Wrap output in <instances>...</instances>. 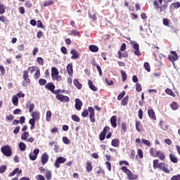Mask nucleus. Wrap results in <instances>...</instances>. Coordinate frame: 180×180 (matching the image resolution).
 <instances>
[{
    "label": "nucleus",
    "instance_id": "1",
    "mask_svg": "<svg viewBox=\"0 0 180 180\" xmlns=\"http://www.w3.org/2000/svg\"><path fill=\"white\" fill-rule=\"evenodd\" d=\"M36 68H37V67L30 66L27 70L23 71L22 78L24 81L22 82V86H27V85H30L31 80L29 79V71H30L31 74H33V72L36 71Z\"/></svg>",
    "mask_w": 180,
    "mask_h": 180
},
{
    "label": "nucleus",
    "instance_id": "2",
    "mask_svg": "<svg viewBox=\"0 0 180 180\" xmlns=\"http://www.w3.org/2000/svg\"><path fill=\"white\" fill-rule=\"evenodd\" d=\"M153 167L154 169H160V171H162L165 172V174H169L171 171L168 169V164L165 162H160L158 159L153 160Z\"/></svg>",
    "mask_w": 180,
    "mask_h": 180
},
{
    "label": "nucleus",
    "instance_id": "3",
    "mask_svg": "<svg viewBox=\"0 0 180 180\" xmlns=\"http://www.w3.org/2000/svg\"><path fill=\"white\" fill-rule=\"evenodd\" d=\"M89 115L90 122H91V123H95L96 120L95 119V109L93 108V107H89L88 109L84 110V111L82 112V117H88Z\"/></svg>",
    "mask_w": 180,
    "mask_h": 180
},
{
    "label": "nucleus",
    "instance_id": "4",
    "mask_svg": "<svg viewBox=\"0 0 180 180\" xmlns=\"http://www.w3.org/2000/svg\"><path fill=\"white\" fill-rule=\"evenodd\" d=\"M32 119L29 120V123L30 124V129L33 130L34 129V125L36 124V122L37 120H40V112L39 111H34L31 112Z\"/></svg>",
    "mask_w": 180,
    "mask_h": 180
},
{
    "label": "nucleus",
    "instance_id": "5",
    "mask_svg": "<svg viewBox=\"0 0 180 180\" xmlns=\"http://www.w3.org/2000/svg\"><path fill=\"white\" fill-rule=\"evenodd\" d=\"M59 74L60 73L57 68L56 67L51 68V77H52L53 81H57L58 82H59L60 81H62L63 77H61V75H59Z\"/></svg>",
    "mask_w": 180,
    "mask_h": 180
},
{
    "label": "nucleus",
    "instance_id": "6",
    "mask_svg": "<svg viewBox=\"0 0 180 180\" xmlns=\"http://www.w3.org/2000/svg\"><path fill=\"white\" fill-rule=\"evenodd\" d=\"M1 153L6 157H11L12 156V148L9 145L4 146L1 148Z\"/></svg>",
    "mask_w": 180,
    "mask_h": 180
},
{
    "label": "nucleus",
    "instance_id": "7",
    "mask_svg": "<svg viewBox=\"0 0 180 180\" xmlns=\"http://www.w3.org/2000/svg\"><path fill=\"white\" fill-rule=\"evenodd\" d=\"M153 6L155 8V9H160V12H164L165 9L168 8V3L167 1H165V4L160 6L158 5V1L157 0L153 1Z\"/></svg>",
    "mask_w": 180,
    "mask_h": 180
},
{
    "label": "nucleus",
    "instance_id": "8",
    "mask_svg": "<svg viewBox=\"0 0 180 180\" xmlns=\"http://www.w3.org/2000/svg\"><path fill=\"white\" fill-rule=\"evenodd\" d=\"M131 44L133 46V49L135 50V56L140 57V56H141V52H140V46L139 45V44L134 41H131Z\"/></svg>",
    "mask_w": 180,
    "mask_h": 180
},
{
    "label": "nucleus",
    "instance_id": "9",
    "mask_svg": "<svg viewBox=\"0 0 180 180\" xmlns=\"http://www.w3.org/2000/svg\"><path fill=\"white\" fill-rule=\"evenodd\" d=\"M39 153L40 149H34L33 152H31L30 153V160H31V161H36V160H37V156L39 155Z\"/></svg>",
    "mask_w": 180,
    "mask_h": 180
},
{
    "label": "nucleus",
    "instance_id": "10",
    "mask_svg": "<svg viewBox=\"0 0 180 180\" xmlns=\"http://www.w3.org/2000/svg\"><path fill=\"white\" fill-rule=\"evenodd\" d=\"M170 54L168 56V60L171 61L172 63H175L179 58L178 54H176V52L175 51H170Z\"/></svg>",
    "mask_w": 180,
    "mask_h": 180
},
{
    "label": "nucleus",
    "instance_id": "11",
    "mask_svg": "<svg viewBox=\"0 0 180 180\" xmlns=\"http://www.w3.org/2000/svg\"><path fill=\"white\" fill-rule=\"evenodd\" d=\"M67 161V158L64 157H58L54 163L56 168H60V164H64Z\"/></svg>",
    "mask_w": 180,
    "mask_h": 180
},
{
    "label": "nucleus",
    "instance_id": "12",
    "mask_svg": "<svg viewBox=\"0 0 180 180\" xmlns=\"http://www.w3.org/2000/svg\"><path fill=\"white\" fill-rule=\"evenodd\" d=\"M56 99L60 102H70V97L64 96L63 94H57L56 96Z\"/></svg>",
    "mask_w": 180,
    "mask_h": 180
},
{
    "label": "nucleus",
    "instance_id": "13",
    "mask_svg": "<svg viewBox=\"0 0 180 180\" xmlns=\"http://www.w3.org/2000/svg\"><path fill=\"white\" fill-rule=\"evenodd\" d=\"M70 54H72V56L70 57L72 60H77V58H79V53H78V51L75 49H71Z\"/></svg>",
    "mask_w": 180,
    "mask_h": 180
},
{
    "label": "nucleus",
    "instance_id": "14",
    "mask_svg": "<svg viewBox=\"0 0 180 180\" xmlns=\"http://www.w3.org/2000/svg\"><path fill=\"white\" fill-rule=\"evenodd\" d=\"M155 158H158L160 161H164L166 158L165 153L161 150H158L156 153Z\"/></svg>",
    "mask_w": 180,
    "mask_h": 180
},
{
    "label": "nucleus",
    "instance_id": "15",
    "mask_svg": "<svg viewBox=\"0 0 180 180\" xmlns=\"http://www.w3.org/2000/svg\"><path fill=\"white\" fill-rule=\"evenodd\" d=\"M49 154H47V153H43V155H41V164L42 165H46V162H49Z\"/></svg>",
    "mask_w": 180,
    "mask_h": 180
},
{
    "label": "nucleus",
    "instance_id": "16",
    "mask_svg": "<svg viewBox=\"0 0 180 180\" xmlns=\"http://www.w3.org/2000/svg\"><path fill=\"white\" fill-rule=\"evenodd\" d=\"M148 115L152 120H157V116H155V112L153 108L148 110Z\"/></svg>",
    "mask_w": 180,
    "mask_h": 180
},
{
    "label": "nucleus",
    "instance_id": "17",
    "mask_svg": "<svg viewBox=\"0 0 180 180\" xmlns=\"http://www.w3.org/2000/svg\"><path fill=\"white\" fill-rule=\"evenodd\" d=\"M67 72L70 77H72L74 74V69L72 68V63L68 64L66 67Z\"/></svg>",
    "mask_w": 180,
    "mask_h": 180
},
{
    "label": "nucleus",
    "instance_id": "18",
    "mask_svg": "<svg viewBox=\"0 0 180 180\" xmlns=\"http://www.w3.org/2000/svg\"><path fill=\"white\" fill-rule=\"evenodd\" d=\"M110 122L111 123V126L115 129V127H117V124L116 122H117V117L116 115H113L111 117Z\"/></svg>",
    "mask_w": 180,
    "mask_h": 180
},
{
    "label": "nucleus",
    "instance_id": "19",
    "mask_svg": "<svg viewBox=\"0 0 180 180\" xmlns=\"http://www.w3.org/2000/svg\"><path fill=\"white\" fill-rule=\"evenodd\" d=\"M45 88L53 94L54 92V89H56V86L54 85V84L49 82L46 84Z\"/></svg>",
    "mask_w": 180,
    "mask_h": 180
},
{
    "label": "nucleus",
    "instance_id": "20",
    "mask_svg": "<svg viewBox=\"0 0 180 180\" xmlns=\"http://www.w3.org/2000/svg\"><path fill=\"white\" fill-rule=\"evenodd\" d=\"M75 108L77 110H81V108H82V101L79 98H76L75 100Z\"/></svg>",
    "mask_w": 180,
    "mask_h": 180
},
{
    "label": "nucleus",
    "instance_id": "21",
    "mask_svg": "<svg viewBox=\"0 0 180 180\" xmlns=\"http://www.w3.org/2000/svg\"><path fill=\"white\" fill-rule=\"evenodd\" d=\"M169 160L171 161V162H172L173 164H178V157H176V155L172 154V153H170L169 155Z\"/></svg>",
    "mask_w": 180,
    "mask_h": 180
},
{
    "label": "nucleus",
    "instance_id": "22",
    "mask_svg": "<svg viewBox=\"0 0 180 180\" xmlns=\"http://www.w3.org/2000/svg\"><path fill=\"white\" fill-rule=\"evenodd\" d=\"M128 179L129 180H136L139 178V176L137 174H133L131 170L129 171L127 173Z\"/></svg>",
    "mask_w": 180,
    "mask_h": 180
},
{
    "label": "nucleus",
    "instance_id": "23",
    "mask_svg": "<svg viewBox=\"0 0 180 180\" xmlns=\"http://www.w3.org/2000/svg\"><path fill=\"white\" fill-rule=\"evenodd\" d=\"M135 127L136 130L141 133V131H143V124H141V122L136 120V124H135Z\"/></svg>",
    "mask_w": 180,
    "mask_h": 180
},
{
    "label": "nucleus",
    "instance_id": "24",
    "mask_svg": "<svg viewBox=\"0 0 180 180\" xmlns=\"http://www.w3.org/2000/svg\"><path fill=\"white\" fill-rule=\"evenodd\" d=\"M88 85L90 89L94 91V92H96V91H98V87L94 85V82H92V80H88Z\"/></svg>",
    "mask_w": 180,
    "mask_h": 180
},
{
    "label": "nucleus",
    "instance_id": "25",
    "mask_svg": "<svg viewBox=\"0 0 180 180\" xmlns=\"http://www.w3.org/2000/svg\"><path fill=\"white\" fill-rule=\"evenodd\" d=\"M111 146L115 148L119 147L120 146V140H119L118 139H112L111 141Z\"/></svg>",
    "mask_w": 180,
    "mask_h": 180
},
{
    "label": "nucleus",
    "instance_id": "26",
    "mask_svg": "<svg viewBox=\"0 0 180 180\" xmlns=\"http://www.w3.org/2000/svg\"><path fill=\"white\" fill-rule=\"evenodd\" d=\"M89 50L92 53H98V51H99V47L96 45H90L89 46Z\"/></svg>",
    "mask_w": 180,
    "mask_h": 180
},
{
    "label": "nucleus",
    "instance_id": "27",
    "mask_svg": "<svg viewBox=\"0 0 180 180\" xmlns=\"http://www.w3.org/2000/svg\"><path fill=\"white\" fill-rule=\"evenodd\" d=\"M86 169L87 172H91V171L94 169V167L92 166V162L87 161L86 162Z\"/></svg>",
    "mask_w": 180,
    "mask_h": 180
},
{
    "label": "nucleus",
    "instance_id": "28",
    "mask_svg": "<svg viewBox=\"0 0 180 180\" xmlns=\"http://www.w3.org/2000/svg\"><path fill=\"white\" fill-rule=\"evenodd\" d=\"M170 108L172 109V110H178L179 109V104L175 101H173L170 104Z\"/></svg>",
    "mask_w": 180,
    "mask_h": 180
},
{
    "label": "nucleus",
    "instance_id": "29",
    "mask_svg": "<svg viewBox=\"0 0 180 180\" xmlns=\"http://www.w3.org/2000/svg\"><path fill=\"white\" fill-rule=\"evenodd\" d=\"M127 57H129V53L127 51L124 52V53H122L120 51H118V58H120V60L122 58H127Z\"/></svg>",
    "mask_w": 180,
    "mask_h": 180
},
{
    "label": "nucleus",
    "instance_id": "30",
    "mask_svg": "<svg viewBox=\"0 0 180 180\" xmlns=\"http://www.w3.org/2000/svg\"><path fill=\"white\" fill-rule=\"evenodd\" d=\"M18 174V175L20 174H22V170L19 169V168H15L11 173L9 174L8 176H15Z\"/></svg>",
    "mask_w": 180,
    "mask_h": 180
},
{
    "label": "nucleus",
    "instance_id": "31",
    "mask_svg": "<svg viewBox=\"0 0 180 180\" xmlns=\"http://www.w3.org/2000/svg\"><path fill=\"white\" fill-rule=\"evenodd\" d=\"M18 174V175L20 174H22V170L19 169V168H15L11 173L9 174L8 176H15Z\"/></svg>",
    "mask_w": 180,
    "mask_h": 180
},
{
    "label": "nucleus",
    "instance_id": "32",
    "mask_svg": "<svg viewBox=\"0 0 180 180\" xmlns=\"http://www.w3.org/2000/svg\"><path fill=\"white\" fill-rule=\"evenodd\" d=\"M18 174V175L20 174H22V170L19 169V168H15L11 173L9 174L8 176H15Z\"/></svg>",
    "mask_w": 180,
    "mask_h": 180
},
{
    "label": "nucleus",
    "instance_id": "33",
    "mask_svg": "<svg viewBox=\"0 0 180 180\" xmlns=\"http://www.w3.org/2000/svg\"><path fill=\"white\" fill-rule=\"evenodd\" d=\"M18 174V175L20 174H22V170L19 169V168H15L11 173L9 174L8 176H15Z\"/></svg>",
    "mask_w": 180,
    "mask_h": 180
},
{
    "label": "nucleus",
    "instance_id": "34",
    "mask_svg": "<svg viewBox=\"0 0 180 180\" xmlns=\"http://www.w3.org/2000/svg\"><path fill=\"white\" fill-rule=\"evenodd\" d=\"M73 84H74L75 86H76V88H77V89H82V84L81 83H79V81L78 80V79H75L73 80Z\"/></svg>",
    "mask_w": 180,
    "mask_h": 180
},
{
    "label": "nucleus",
    "instance_id": "35",
    "mask_svg": "<svg viewBox=\"0 0 180 180\" xmlns=\"http://www.w3.org/2000/svg\"><path fill=\"white\" fill-rule=\"evenodd\" d=\"M165 94H167V95H169L170 96H172L173 98H175V96H176V95H175V93H174V91H172V90L171 89H166L165 90Z\"/></svg>",
    "mask_w": 180,
    "mask_h": 180
},
{
    "label": "nucleus",
    "instance_id": "36",
    "mask_svg": "<svg viewBox=\"0 0 180 180\" xmlns=\"http://www.w3.org/2000/svg\"><path fill=\"white\" fill-rule=\"evenodd\" d=\"M149 153L151 157H153L154 158H155V157L157 156V153H158V150H155V148H150Z\"/></svg>",
    "mask_w": 180,
    "mask_h": 180
},
{
    "label": "nucleus",
    "instance_id": "37",
    "mask_svg": "<svg viewBox=\"0 0 180 180\" xmlns=\"http://www.w3.org/2000/svg\"><path fill=\"white\" fill-rule=\"evenodd\" d=\"M12 103L14 105V106H18L19 104V98H18V96L14 95L12 98Z\"/></svg>",
    "mask_w": 180,
    "mask_h": 180
},
{
    "label": "nucleus",
    "instance_id": "38",
    "mask_svg": "<svg viewBox=\"0 0 180 180\" xmlns=\"http://www.w3.org/2000/svg\"><path fill=\"white\" fill-rule=\"evenodd\" d=\"M127 103H129V96H126L121 101L122 106H127Z\"/></svg>",
    "mask_w": 180,
    "mask_h": 180
},
{
    "label": "nucleus",
    "instance_id": "39",
    "mask_svg": "<svg viewBox=\"0 0 180 180\" xmlns=\"http://www.w3.org/2000/svg\"><path fill=\"white\" fill-rule=\"evenodd\" d=\"M27 108L29 109L30 113H33V110H34L36 105H34V103H31V104L27 105Z\"/></svg>",
    "mask_w": 180,
    "mask_h": 180
},
{
    "label": "nucleus",
    "instance_id": "40",
    "mask_svg": "<svg viewBox=\"0 0 180 180\" xmlns=\"http://www.w3.org/2000/svg\"><path fill=\"white\" fill-rule=\"evenodd\" d=\"M143 67L148 72H150V71H151V67L150 66V63L148 62H145L143 64Z\"/></svg>",
    "mask_w": 180,
    "mask_h": 180
},
{
    "label": "nucleus",
    "instance_id": "41",
    "mask_svg": "<svg viewBox=\"0 0 180 180\" xmlns=\"http://www.w3.org/2000/svg\"><path fill=\"white\" fill-rule=\"evenodd\" d=\"M29 132L27 131H25L21 134V140H27V139L29 138Z\"/></svg>",
    "mask_w": 180,
    "mask_h": 180
},
{
    "label": "nucleus",
    "instance_id": "42",
    "mask_svg": "<svg viewBox=\"0 0 180 180\" xmlns=\"http://www.w3.org/2000/svg\"><path fill=\"white\" fill-rule=\"evenodd\" d=\"M72 120H73V122H77V123H79L81 122V119L77 115H72Z\"/></svg>",
    "mask_w": 180,
    "mask_h": 180
},
{
    "label": "nucleus",
    "instance_id": "43",
    "mask_svg": "<svg viewBox=\"0 0 180 180\" xmlns=\"http://www.w3.org/2000/svg\"><path fill=\"white\" fill-rule=\"evenodd\" d=\"M41 75V74L40 73V69H37L36 72L34 75V78L35 79H39L40 78Z\"/></svg>",
    "mask_w": 180,
    "mask_h": 180
},
{
    "label": "nucleus",
    "instance_id": "44",
    "mask_svg": "<svg viewBox=\"0 0 180 180\" xmlns=\"http://www.w3.org/2000/svg\"><path fill=\"white\" fill-rule=\"evenodd\" d=\"M19 148L21 151H25L26 150V144L23 142H20L19 143Z\"/></svg>",
    "mask_w": 180,
    "mask_h": 180
},
{
    "label": "nucleus",
    "instance_id": "45",
    "mask_svg": "<svg viewBox=\"0 0 180 180\" xmlns=\"http://www.w3.org/2000/svg\"><path fill=\"white\" fill-rule=\"evenodd\" d=\"M141 141H142L143 144H144L145 146H147L148 147H151V142H150V141H148L147 139H142Z\"/></svg>",
    "mask_w": 180,
    "mask_h": 180
},
{
    "label": "nucleus",
    "instance_id": "46",
    "mask_svg": "<svg viewBox=\"0 0 180 180\" xmlns=\"http://www.w3.org/2000/svg\"><path fill=\"white\" fill-rule=\"evenodd\" d=\"M37 63L39 64V65H44V59L41 57L37 58Z\"/></svg>",
    "mask_w": 180,
    "mask_h": 180
},
{
    "label": "nucleus",
    "instance_id": "47",
    "mask_svg": "<svg viewBox=\"0 0 180 180\" xmlns=\"http://www.w3.org/2000/svg\"><path fill=\"white\" fill-rule=\"evenodd\" d=\"M45 176L47 180H51V171L46 170Z\"/></svg>",
    "mask_w": 180,
    "mask_h": 180
},
{
    "label": "nucleus",
    "instance_id": "48",
    "mask_svg": "<svg viewBox=\"0 0 180 180\" xmlns=\"http://www.w3.org/2000/svg\"><path fill=\"white\" fill-rule=\"evenodd\" d=\"M46 122H50L51 120V111L49 110L46 112Z\"/></svg>",
    "mask_w": 180,
    "mask_h": 180
},
{
    "label": "nucleus",
    "instance_id": "49",
    "mask_svg": "<svg viewBox=\"0 0 180 180\" xmlns=\"http://www.w3.org/2000/svg\"><path fill=\"white\" fill-rule=\"evenodd\" d=\"M150 28V24H143V25L140 26V30L141 31L147 30V29Z\"/></svg>",
    "mask_w": 180,
    "mask_h": 180
},
{
    "label": "nucleus",
    "instance_id": "50",
    "mask_svg": "<svg viewBox=\"0 0 180 180\" xmlns=\"http://www.w3.org/2000/svg\"><path fill=\"white\" fill-rule=\"evenodd\" d=\"M122 77V81L123 82H124V81H126V79H127V74H126V72L121 70L120 71Z\"/></svg>",
    "mask_w": 180,
    "mask_h": 180
},
{
    "label": "nucleus",
    "instance_id": "51",
    "mask_svg": "<svg viewBox=\"0 0 180 180\" xmlns=\"http://www.w3.org/2000/svg\"><path fill=\"white\" fill-rule=\"evenodd\" d=\"M51 5H54V1H44L43 4V6H51Z\"/></svg>",
    "mask_w": 180,
    "mask_h": 180
},
{
    "label": "nucleus",
    "instance_id": "52",
    "mask_svg": "<svg viewBox=\"0 0 180 180\" xmlns=\"http://www.w3.org/2000/svg\"><path fill=\"white\" fill-rule=\"evenodd\" d=\"M126 95V91H123L122 93H120L117 96V101H122L123 99V97Z\"/></svg>",
    "mask_w": 180,
    "mask_h": 180
},
{
    "label": "nucleus",
    "instance_id": "53",
    "mask_svg": "<svg viewBox=\"0 0 180 180\" xmlns=\"http://www.w3.org/2000/svg\"><path fill=\"white\" fill-rule=\"evenodd\" d=\"M142 90H143V87H141V84H140V83H136V91L137 92H141Z\"/></svg>",
    "mask_w": 180,
    "mask_h": 180
},
{
    "label": "nucleus",
    "instance_id": "54",
    "mask_svg": "<svg viewBox=\"0 0 180 180\" xmlns=\"http://www.w3.org/2000/svg\"><path fill=\"white\" fill-rule=\"evenodd\" d=\"M106 139V134H103V132H101L99 134V140L100 141H103Z\"/></svg>",
    "mask_w": 180,
    "mask_h": 180
},
{
    "label": "nucleus",
    "instance_id": "55",
    "mask_svg": "<svg viewBox=\"0 0 180 180\" xmlns=\"http://www.w3.org/2000/svg\"><path fill=\"white\" fill-rule=\"evenodd\" d=\"M3 13H5V6L0 1V15H3Z\"/></svg>",
    "mask_w": 180,
    "mask_h": 180
},
{
    "label": "nucleus",
    "instance_id": "56",
    "mask_svg": "<svg viewBox=\"0 0 180 180\" xmlns=\"http://www.w3.org/2000/svg\"><path fill=\"white\" fill-rule=\"evenodd\" d=\"M62 140L64 144H70L71 143V141L67 136H63Z\"/></svg>",
    "mask_w": 180,
    "mask_h": 180
},
{
    "label": "nucleus",
    "instance_id": "57",
    "mask_svg": "<svg viewBox=\"0 0 180 180\" xmlns=\"http://www.w3.org/2000/svg\"><path fill=\"white\" fill-rule=\"evenodd\" d=\"M6 169H8L6 165H4L2 166H0V174H4V172H5Z\"/></svg>",
    "mask_w": 180,
    "mask_h": 180
},
{
    "label": "nucleus",
    "instance_id": "58",
    "mask_svg": "<svg viewBox=\"0 0 180 180\" xmlns=\"http://www.w3.org/2000/svg\"><path fill=\"white\" fill-rule=\"evenodd\" d=\"M39 84L41 86L46 85L47 84V80H46V79H39Z\"/></svg>",
    "mask_w": 180,
    "mask_h": 180
},
{
    "label": "nucleus",
    "instance_id": "59",
    "mask_svg": "<svg viewBox=\"0 0 180 180\" xmlns=\"http://www.w3.org/2000/svg\"><path fill=\"white\" fill-rule=\"evenodd\" d=\"M60 51L61 53H63V54H65V55L68 54V51L65 46H62L60 48Z\"/></svg>",
    "mask_w": 180,
    "mask_h": 180
},
{
    "label": "nucleus",
    "instance_id": "60",
    "mask_svg": "<svg viewBox=\"0 0 180 180\" xmlns=\"http://www.w3.org/2000/svg\"><path fill=\"white\" fill-rule=\"evenodd\" d=\"M121 169H122V171L123 172H124V174H126V175L128 174V172L130 171V169H129L128 168H127V167H126V166H122V167H121Z\"/></svg>",
    "mask_w": 180,
    "mask_h": 180
},
{
    "label": "nucleus",
    "instance_id": "61",
    "mask_svg": "<svg viewBox=\"0 0 180 180\" xmlns=\"http://www.w3.org/2000/svg\"><path fill=\"white\" fill-rule=\"evenodd\" d=\"M138 116L141 120H143V110L141 108H140L138 111Z\"/></svg>",
    "mask_w": 180,
    "mask_h": 180
},
{
    "label": "nucleus",
    "instance_id": "62",
    "mask_svg": "<svg viewBox=\"0 0 180 180\" xmlns=\"http://www.w3.org/2000/svg\"><path fill=\"white\" fill-rule=\"evenodd\" d=\"M137 154L139 155V158L141 160V158H143V150L138 149Z\"/></svg>",
    "mask_w": 180,
    "mask_h": 180
},
{
    "label": "nucleus",
    "instance_id": "63",
    "mask_svg": "<svg viewBox=\"0 0 180 180\" xmlns=\"http://www.w3.org/2000/svg\"><path fill=\"white\" fill-rule=\"evenodd\" d=\"M36 179L37 180H46V178L44 177V176L41 175V174H38L36 176Z\"/></svg>",
    "mask_w": 180,
    "mask_h": 180
},
{
    "label": "nucleus",
    "instance_id": "64",
    "mask_svg": "<svg viewBox=\"0 0 180 180\" xmlns=\"http://www.w3.org/2000/svg\"><path fill=\"white\" fill-rule=\"evenodd\" d=\"M170 179L171 180H180V174H176V175L172 176Z\"/></svg>",
    "mask_w": 180,
    "mask_h": 180
}]
</instances>
